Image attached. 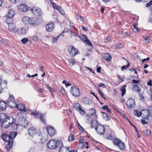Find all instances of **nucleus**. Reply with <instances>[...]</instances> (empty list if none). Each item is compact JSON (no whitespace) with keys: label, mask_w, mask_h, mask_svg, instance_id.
Listing matches in <instances>:
<instances>
[{"label":"nucleus","mask_w":152,"mask_h":152,"mask_svg":"<svg viewBox=\"0 0 152 152\" xmlns=\"http://www.w3.org/2000/svg\"><path fill=\"white\" fill-rule=\"evenodd\" d=\"M0 120L2 122V126L5 128L8 127L11 124L12 127L17 128V125L13 121V118L10 116H7L4 113L0 114Z\"/></svg>","instance_id":"1"},{"label":"nucleus","mask_w":152,"mask_h":152,"mask_svg":"<svg viewBox=\"0 0 152 152\" xmlns=\"http://www.w3.org/2000/svg\"><path fill=\"white\" fill-rule=\"evenodd\" d=\"M37 129L34 127H30L28 129V132L29 134L31 136H34L35 134V138H37V139L35 142V140H34L35 143L38 142L40 141L42 138V133L40 132H39V133H37Z\"/></svg>","instance_id":"2"},{"label":"nucleus","mask_w":152,"mask_h":152,"mask_svg":"<svg viewBox=\"0 0 152 152\" xmlns=\"http://www.w3.org/2000/svg\"><path fill=\"white\" fill-rule=\"evenodd\" d=\"M137 80H132V89L133 91L137 92H140L142 88V85L139 83L140 80L137 78Z\"/></svg>","instance_id":"3"},{"label":"nucleus","mask_w":152,"mask_h":152,"mask_svg":"<svg viewBox=\"0 0 152 152\" xmlns=\"http://www.w3.org/2000/svg\"><path fill=\"white\" fill-rule=\"evenodd\" d=\"M61 141L50 140L47 142V146L49 149H55L59 146Z\"/></svg>","instance_id":"4"},{"label":"nucleus","mask_w":152,"mask_h":152,"mask_svg":"<svg viewBox=\"0 0 152 152\" xmlns=\"http://www.w3.org/2000/svg\"><path fill=\"white\" fill-rule=\"evenodd\" d=\"M22 21L26 25H34L37 24L36 22L33 18H29L27 16L23 17L22 18Z\"/></svg>","instance_id":"5"},{"label":"nucleus","mask_w":152,"mask_h":152,"mask_svg":"<svg viewBox=\"0 0 152 152\" xmlns=\"http://www.w3.org/2000/svg\"><path fill=\"white\" fill-rule=\"evenodd\" d=\"M70 93L73 96L77 97L80 95V89L75 86H73L71 87Z\"/></svg>","instance_id":"6"},{"label":"nucleus","mask_w":152,"mask_h":152,"mask_svg":"<svg viewBox=\"0 0 152 152\" xmlns=\"http://www.w3.org/2000/svg\"><path fill=\"white\" fill-rule=\"evenodd\" d=\"M9 19H7L6 22L8 25V29L11 32L15 33L17 31L16 24L14 23L9 22Z\"/></svg>","instance_id":"7"},{"label":"nucleus","mask_w":152,"mask_h":152,"mask_svg":"<svg viewBox=\"0 0 152 152\" xmlns=\"http://www.w3.org/2000/svg\"><path fill=\"white\" fill-rule=\"evenodd\" d=\"M18 124L23 127H25L28 125V122L23 116H21L18 119Z\"/></svg>","instance_id":"8"},{"label":"nucleus","mask_w":152,"mask_h":152,"mask_svg":"<svg viewBox=\"0 0 152 152\" xmlns=\"http://www.w3.org/2000/svg\"><path fill=\"white\" fill-rule=\"evenodd\" d=\"M126 104L127 107L130 109L134 108L136 105L134 100L132 98L129 99L126 103Z\"/></svg>","instance_id":"9"},{"label":"nucleus","mask_w":152,"mask_h":152,"mask_svg":"<svg viewBox=\"0 0 152 152\" xmlns=\"http://www.w3.org/2000/svg\"><path fill=\"white\" fill-rule=\"evenodd\" d=\"M95 129L98 134L100 135L104 134L105 131L104 127L102 125L99 124L95 128Z\"/></svg>","instance_id":"10"},{"label":"nucleus","mask_w":152,"mask_h":152,"mask_svg":"<svg viewBox=\"0 0 152 152\" xmlns=\"http://www.w3.org/2000/svg\"><path fill=\"white\" fill-rule=\"evenodd\" d=\"M68 50L69 53L73 57H74L76 55L78 52L77 49L73 46H69L68 48Z\"/></svg>","instance_id":"11"},{"label":"nucleus","mask_w":152,"mask_h":152,"mask_svg":"<svg viewBox=\"0 0 152 152\" xmlns=\"http://www.w3.org/2000/svg\"><path fill=\"white\" fill-rule=\"evenodd\" d=\"M46 129L48 134L50 136H53L56 133V130L55 128L51 126H47Z\"/></svg>","instance_id":"12"},{"label":"nucleus","mask_w":152,"mask_h":152,"mask_svg":"<svg viewBox=\"0 0 152 152\" xmlns=\"http://www.w3.org/2000/svg\"><path fill=\"white\" fill-rule=\"evenodd\" d=\"M31 10L33 13L37 16L40 15L42 14V12L41 10L38 7H34L32 8Z\"/></svg>","instance_id":"13"},{"label":"nucleus","mask_w":152,"mask_h":152,"mask_svg":"<svg viewBox=\"0 0 152 152\" xmlns=\"http://www.w3.org/2000/svg\"><path fill=\"white\" fill-rule=\"evenodd\" d=\"M59 146L60 148V152H69L70 149L69 147H64L61 141V142Z\"/></svg>","instance_id":"14"},{"label":"nucleus","mask_w":152,"mask_h":152,"mask_svg":"<svg viewBox=\"0 0 152 152\" xmlns=\"http://www.w3.org/2000/svg\"><path fill=\"white\" fill-rule=\"evenodd\" d=\"M82 103L85 105H90L92 104V102L90 99L86 97L82 98Z\"/></svg>","instance_id":"15"},{"label":"nucleus","mask_w":152,"mask_h":152,"mask_svg":"<svg viewBox=\"0 0 152 152\" xmlns=\"http://www.w3.org/2000/svg\"><path fill=\"white\" fill-rule=\"evenodd\" d=\"M7 81L6 80H2L1 78L0 77V87L2 90L6 88L7 87Z\"/></svg>","instance_id":"16"},{"label":"nucleus","mask_w":152,"mask_h":152,"mask_svg":"<svg viewBox=\"0 0 152 152\" xmlns=\"http://www.w3.org/2000/svg\"><path fill=\"white\" fill-rule=\"evenodd\" d=\"M15 15L14 11L13 10H10L8 12L7 14L6 15V17L7 19L11 18V21H13V19L12 18Z\"/></svg>","instance_id":"17"},{"label":"nucleus","mask_w":152,"mask_h":152,"mask_svg":"<svg viewBox=\"0 0 152 152\" xmlns=\"http://www.w3.org/2000/svg\"><path fill=\"white\" fill-rule=\"evenodd\" d=\"M74 107L77 110L79 111L81 114L83 115L85 114V111L82 109L80 105L79 104H75L74 105Z\"/></svg>","instance_id":"18"},{"label":"nucleus","mask_w":152,"mask_h":152,"mask_svg":"<svg viewBox=\"0 0 152 152\" xmlns=\"http://www.w3.org/2000/svg\"><path fill=\"white\" fill-rule=\"evenodd\" d=\"M141 116L144 118H148L149 117V111L147 110H144L142 111L141 112Z\"/></svg>","instance_id":"19"},{"label":"nucleus","mask_w":152,"mask_h":152,"mask_svg":"<svg viewBox=\"0 0 152 152\" xmlns=\"http://www.w3.org/2000/svg\"><path fill=\"white\" fill-rule=\"evenodd\" d=\"M88 120H89L91 121L90 124L92 128H95L98 125L97 121L95 120H93L91 117H89L88 119Z\"/></svg>","instance_id":"20"},{"label":"nucleus","mask_w":152,"mask_h":152,"mask_svg":"<svg viewBox=\"0 0 152 152\" xmlns=\"http://www.w3.org/2000/svg\"><path fill=\"white\" fill-rule=\"evenodd\" d=\"M17 7L18 9L21 11L25 12L28 10L27 7L25 4H20L18 5Z\"/></svg>","instance_id":"21"},{"label":"nucleus","mask_w":152,"mask_h":152,"mask_svg":"<svg viewBox=\"0 0 152 152\" xmlns=\"http://www.w3.org/2000/svg\"><path fill=\"white\" fill-rule=\"evenodd\" d=\"M54 24L53 23H49L47 24L46 26V29L47 31L49 32L51 31L53 29Z\"/></svg>","instance_id":"22"},{"label":"nucleus","mask_w":152,"mask_h":152,"mask_svg":"<svg viewBox=\"0 0 152 152\" xmlns=\"http://www.w3.org/2000/svg\"><path fill=\"white\" fill-rule=\"evenodd\" d=\"M7 107L6 103L3 101H0V110H4L6 109Z\"/></svg>","instance_id":"23"},{"label":"nucleus","mask_w":152,"mask_h":152,"mask_svg":"<svg viewBox=\"0 0 152 152\" xmlns=\"http://www.w3.org/2000/svg\"><path fill=\"white\" fill-rule=\"evenodd\" d=\"M15 107L17 108L18 110L23 111L25 112V107L24 106L21 104H16Z\"/></svg>","instance_id":"24"},{"label":"nucleus","mask_w":152,"mask_h":152,"mask_svg":"<svg viewBox=\"0 0 152 152\" xmlns=\"http://www.w3.org/2000/svg\"><path fill=\"white\" fill-rule=\"evenodd\" d=\"M1 137L4 141L7 142H9L10 140L9 134H4L2 135Z\"/></svg>","instance_id":"25"},{"label":"nucleus","mask_w":152,"mask_h":152,"mask_svg":"<svg viewBox=\"0 0 152 152\" xmlns=\"http://www.w3.org/2000/svg\"><path fill=\"white\" fill-rule=\"evenodd\" d=\"M7 102L9 106L11 107L12 108L15 107L16 104L15 103V100L8 101Z\"/></svg>","instance_id":"26"},{"label":"nucleus","mask_w":152,"mask_h":152,"mask_svg":"<svg viewBox=\"0 0 152 152\" xmlns=\"http://www.w3.org/2000/svg\"><path fill=\"white\" fill-rule=\"evenodd\" d=\"M17 31L18 34H24L26 33V29L24 28H19Z\"/></svg>","instance_id":"27"},{"label":"nucleus","mask_w":152,"mask_h":152,"mask_svg":"<svg viewBox=\"0 0 152 152\" xmlns=\"http://www.w3.org/2000/svg\"><path fill=\"white\" fill-rule=\"evenodd\" d=\"M13 140L10 141L8 142V143L7 144L6 146V149L7 150H10L12 147Z\"/></svg>","instance_id":"28"},{"label":"nucleus","mask_w":152,"mask_h":152,"mask_svg":"<svg viewBox=\"0 0 152 152\" xmlns=\"http://www.w3.org/2000/svg\"><path fill=\"white\" fill-rule=\"evenodd\" d=\"M117 146L120 150H123L125 148V145L124 142L121 141Z\"/></svg>","instance_id":"29"},{"label":"nucleus","mask_w":152,"mask_h":152,"mask_svg":"<svg viewBox=\"0 0 152 152\" xmlns=\"http://www.w3.org/2000/svg\"><path fill=\"white\" fill-rule=\"evenodd\" d=\"M104 58L108 61H111L112 57L109 54L105 53L104 55Z\"/></svg>","instance_id":"30"},{"label":"nucleus","mask_w":152,"mask_h":152,"mask_svg":"<svg viewBox=\"0 0 152 152\" xmlns=\"http://www.w3.org/2000/svg\"><path fill=\"white\" fill-rule=\"evenodd\" d=\"M31 115L34 116V117L37 118H40L42 115L39 112H33L31 113Z\"/></svg>","instance_id":"31"},{"label":"nucleus","mask_w":152,"mask_h":152,"mask_svg":"<svg viewBox=\"0 0 152 152\" xmlns=\"http://www.w3.org/2000/svg\"><path fill=\"white\" fill-rule=\"evenodd\" d=\"M17 135V133L14 132H12L10 133L9 137H10V141L13 140Z\"/></svg>","instance_id":"32"},{"label":"nucleus","mask_w":152,"mask_h":152,"mask_svg":"<svg viewBox=\"0 0 152 152\" xmlns=\"http://www.w3.org/2000/svg\"><path fill=\"white\" fill-rule=\"evenodd\" d=\"M121 141L120 140L117 138H115L113 140V142L114 145L117 146Z\"/></svg>","instance_id":"33"},{"label":"nucleus","mask_w":152,"mask_h":152,"mask_svg":"<svg viewBox=\"0 0 152 152\" xmlns=\"http://www.w3.org/2000/svg\"><path fill=\"white\" fill-rule=\"evenodd\" d=\"M126 85H124L121 88V90L122 92V96H123L126 94Z\"/></svg>","instance_id":"34"},{"label":"nucleus","mask_w":152,"mask_h":152,"mask_svg":"<svg viewBox=\"0 0 152 152\" xmlns=\"http://www.w3.org/2000/svg\"><path fill=\"white\" fill-rule=\"evenodd\" d=\"M134 115L138 117H139L141 115V112L139 110H135L134 112Z\"/></svg>","instance_id":"35"},{"label":"nucleus","mask_w":152,"mask_h":152,"mask_svg":"<svg viewBox=\"0 0 152 152\" xmlns=\"http://www.w3.org/2000/svg\"><path fill=\"white\" fill-rule=\"evenodd\" d=\"M80 39L83 42H84L87 39V37L84 35H81L79 36Z\"/></svg>","instance_id":"36"},{"label":"nucleus","mask_w":152,"mask_h":152,"mask_svg":"<svg viewBox=\"0 0 152 152\" xmlns=\"http://www.w3.org/2000/svg\"><path fill=\"white\" fill-rule=\"evenodd\" d=\"M103 118L106 119V121L109 120L110 119V117H109L107 114L106 113L103 112Z\"/></svg>","instance_id":"37"},{"label":"nucleus","mask_w":152,"mask_h":152,"mask_svg":"<svg viewBox=\"0 0 152 152\" xmlns=\"http://www.w3.org/2000/svg\"><path fill=\"white\" fill-rule=\"evenodd\" d=\"M132 29L135 32H138L139 31V29L136 26V23H134L132 25Z\"/></svg>","instance_id":"38"},{"label":"nucleus","mask_w":152,"mask_h":152,"mask_svg":"<svg viewBox=\"0 0 152 152\" xmlns=\"http://www.w3.org/2000/svg\"><path fill=\"white\" fill-rule=\"evenodd\" d=\"M90 113L91 115H95L96 111L95 110L93 109H91L90 111Z\"/></svg>","instance_id":"39"},{"label":"nucleus","mask_w":152,"mask_h":152,"mask_svg":"<svg viewBox=\"0 0 152 152\" xmlns=\"http://www.w3.org/2000/svg\"><path fill=\"white\" fill-rule=\"evenodd\" d=\"M130 66L129 63L128 62L126 66H123L121 67V70L122 71H123L124 69L127 68L128 67H129Z\"/></svg>","instance_id":"40"},{"label":"nucleus","mask_w":152,"mask_h":152,"mask_svg":"<svg viewBox=\"0 0 152 152\" xmlns=\"http://www.w3.org/2000/svg\"><path fill=\"white\" fill-rule=\"evenodd\" d=\"M74 139V136L72 134H71L68 137V141H72Z\"/></svg>","instance_id":"41"},{"label":"nucleus","mask_w":152,"mask_h":152,"mask_svg":"<svg viewBox=\"0 0 152 152\" xmlns=\"http://www.w3.org/2000/svg\"><path fill=\"white\" fill-rule=\"evenodd\" d=\"M98 92L102 98L104 99H106L105 97L104 96L103 94H102L100 89H98Z\"/></svg>","instance_id":"42"},{"label":"nucleus","mask_w":152,"mask_h":152,"mask_svg":"<svg viewBox=\"0 0 152 152\" xmlns=\"http://www.w3.org/2000/svg\"><path fill=\"white\" fill-rule=\"evenodd\" d=\"M143 132L145 133V134L147 135H150L151 134V132L150 131L146 130L143 131Z\"/></svg>","instance_id":"43"},{"label":"nucleus","mask_w":152,"mask_h":152,"mask_svg":"<svg viewBox=\"0 0 152 152\" xmlns=\"http://www.w3.org/2000/svg\"><path fill=\"white\" fill-rule=\"evenodd\" d=\"M28 41V39L26 38H23L21 40L22 43L24 44L26 43Z\"/></svg>","instance_id":"44"},{"label":"nucleus","mask_w":152,"mask_h":152,"mask_svg":"<svg viewBox=\"0 0 152 152\" xmlns=\"http://www.w3.org/2000/svg\"><path fill=\"white\" fill-rule=\"evenodd\" d=\"M85 43H86L89 46H92V45L90 41L87 39H86L85 41L84 42Z\"/></svg>","instance_id":"45"},{"label":"nucleus","mask_w":152,"mask_h":152,"mask_svg":"<svg viewBox=\"0 0 152 152\" xmlns=\"http://www.w3.org/2000/svg\"><path fill=\"white\" fill-rule=\"evenodd\" d=\"M60 36V35H58L56 37H53L52 40L53 43H54V42H56Z\"/></svg>","instance_id":"46"},{"label":"nucleus","mask_w":152,"mask_h":152,"mask_svg":"<svg viewBox=\"0 0 152 152\" xmlns=\"http://www.w3.org/2000/svg\"><path fill=\"white\" fill-rule=\"evenodd\" d=\"M15 98L12 95H10V96L8 101H10L12 100H15Z\"/></svg>","instance_id":"47"},{"label":"nucleus","mask_w":152,"mask_h":152,"mask_svg":"<svg viewBox=\"0 0 152 152\" xmlns=\"http://www.w3.org/2000/svg\"><path fill=\"white\" fill-rule=\"evenodd\" d=\"M139 96V99L141 100H143L144 99V97L143 96L142 94L141 93H140V92H138Z\"/></svg>","instance_id":"48"},{"label":"nucleus","mask_w":152,"mask_h":152,"mask_svg":"<svg viewBox=\"0 0 152 152\" xmlns=\"http://www.w3.org/2000/svg\"><path fill=\"white\" fill-rule=\"evenodd\" d=\"M77 124L78 126V127L79 130L82 132L83 131V128L80 125L78 122H77Z\"/></svg>","instance_id":"49"},{"label":"nucleus","mask_w":152,"mask_h":152,"mask_svg":"<svg viewBox=\"0 0 152 152\" xmlns=\"http://www.w3.org/2000/svg\"><path fill=\"white\" fill-rule=\"evenodd\" d=\"M98 86L99 87H103L105 88H106V86H105L104 84L102 83H100L99 84H98Z\"/></svg>","instance_id":"50"},{"label":"nucleus","mask_w":152,"mask_h":152,"mask_svg":"<svg viewBox=\"0 0 152 152\" xmlns=\"http://www.w3.org/2000/svg\"><path fill=\"white\" fill-rule=\"evenodd\" d=\"M70 31L71 33V36H75V37H77L78 36L77 34H76L74 32L72 31L71 30H70Z\"/></svg>","instance_id":"51"},{"label":"nucleus","mask_w":152,"mask_h":152,"mask_svg":"<svg viewBox=\"0 0 152 152\" xmlns=\"http://www.w3.org/2000/svg\"><path fill=\"white\" fill-rule=\"evenodd\" d=\"M144 40L145 41V42L147 43L149 42L150 39H149V37H144Z\"/></svg>","instance_id":"52"},{"label":"nucleus","mask_w":152,"mask_h":152,"mask_svg":"<svg viewBox=\"0 0 152 152\" xmlns=\"http://www.w3.org/2000/svg\"><path fill=\"white\" fill-rule=\"evenodd\" d=\"M38 76V74L37 73H36L34 75H30L29 74H27V76H28V77H35L36 76Z\"/></svg>","instance_id":"53"},{"label":"nucleus","mask_w":152,"mask_h":152,"mask_svg":"<svg viewBox=\"0 0 152 152\" xmlns=\"http://www.w3.org/2000/svg\"><path fill=\"white\" fill-rule=\"evenodd\" d=\"M111 39V38L110 37H108L104 39V42H109Z\"/></svg>","instance_id":"54"},{"label":"nucleus","mask_w":152,"mask_h":152,"mask_svg":"<svg viewBox=\"0 0 152 152\" xmlns=\"http://www.w3.org/2000/svg\"><path fill=\"white\" fill-rule=\"evenodd\" d=\"M77 19L80 20H83V18L80 15H77Z\"/></svg>","instance_id":"55"},{"label":"nucleus","mask_w":152,"mask_h":152,"mask_svg":"<svg viewBox=\"0 0 152 152\" xmlns=\"http://www.w3.org/2000/svg\"><path fill=\"white\" fill-rule=\"evenodd\" d=\"M107 139L110 140H111L113 139V137L111 136V134H107Z\"/></svg>","instance_id":"56"},{"label":"nucleus","mask_w":152,"mask_h":152,"mask_svg":"<svg viewBox=\"0 0 152 152\" xmlns=\"http://www.w3.org/2000/svg\"><path fill=\"white\" fill-rule=\"evenodd\" d=\"M151 5H152V0L150 1L148 3H147L146 4V6L147 7H149Z\"/></svg>","instance_id":"57"},{"label":"nucleus","mask_w":152,"mask_h":152,"mask_svg":"<svg viewBox=\"0 0 152 152\" xmlns=\"http://www.w3.org/2000/svg\"><path fill=\"white\" fill-rule=\"evenodd\" d=\"M40 119L41 121L43 123H45V121L44 120V116H42V115L41 116H40Z\"/></svg>","instance_id":"58"},{"label":"nucleus","mask_w":152,"mask_h":152,"mask_svg":"<svg viewBox=\"0 0 152 152\" xmlns=\"http://www.w3.org/2000/svg\"><path fill=\"white\" fill-rule=\"evenodd\" d=\"M150 59V58L148 57L146 58H145V59H142L141 61V62L142 63H143L145 61H147L149 60Z\"/></svg>","instance_id":"59"},{"label":"nucleus","mask_w":152,"mask_h":152,"mask_svg":"<svg viewBox=\"0 0 152 152\" xmlns=\"http://www.w3.org/2000/svg\"><path fill=\"white\" fill-rule=\"evenodd\" d=\"M61 91L62 93L64 94L65 93V91L64 88L63 87H61Z\"/></svg>","instance_id":"60"},{"label":"nucleus","mask_w":152,"mask_h":152,"mask_svg":"<svg viewBox=\"0 0 152 152\" xmlns=\"http://www.w3.org/2000/svg\"><path fill=\"white\" fill-rule=\"evenodd\" d=\"M69 64L70 66H72L76 64V62L74 61H70L69 62Z\"/></svg>","instance_id":"61"},{"label":"nucleus","mask_w":152,"mask_h":152,"mask_svg":"<svg viewBox=\"0 0 152 152\" xmlns=\"http://www.w3.org/2000/svg\"><path fill=\"white\" fill-rule=\"evenodd\" d=\"M86 67L87 69L89 70L90 72H92V73L94 74H95V72L93 71V70L91 68H90L89 67L87 66H86Z\"/></svg>","instance_id":"62"},{"label":"nucleus","mask_w":152,"mask_h":152,"mask_svg":"<svg viewBox=\"0 0 152 152\" xmlns=\"http://www.w3.org/2000/svg\"><path fill=\"white\" fill-rule=\"evenodd\" d=\"M108 108V106L106 105L102 107V109L104 110H106Z\"/></svg>","instance_id":"63"},{"label":"nucleus","mask_w":152,"mask_h":152,"mask_svg":"<svg viewBox=\"0 0 152 152\" xmlns=\"http://www.w3.org/2000/svg\"><path fill=\"white\" fill-rule=\"evenodd\" d=\"M141 121L142 123L144 124H147V122L145 121L144 119H141Z\"/></svg>","instance_id":"64"}]
</instances>
